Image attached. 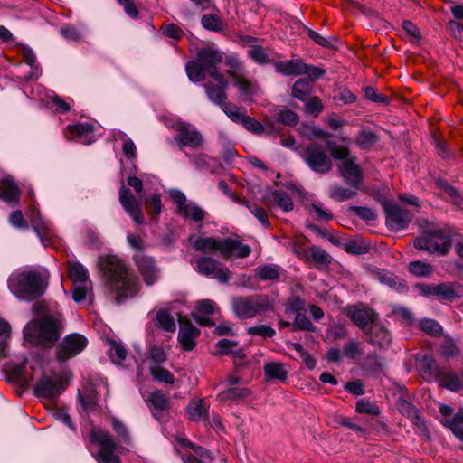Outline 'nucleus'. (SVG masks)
<instances>
[{"mask_svg": "<svg viewBox=\"0 0 463 463\" xmlns=\"http://www.w3.org/2000/svg\"><path fill=\"white\" fill-rule=\"evenodd\" d=\"M178 213L184 219L192 220L194 222L203 221L206 215V212L194 202H188Z\"/></svg>", "mask_w": 463, "mask_h": 463, "instance_id": "36", "label": "nucleus"}, {"mask_svg": "<svg viewBox=\"0 0 463 463\" xmlns=\"http://www.w3.org/2000/svg\"><path fill=\"white\" fill-rule=\"evenodd\" d=\"M304 68L305 63L300 60H288L275 64V71L285 76L301 75Z\"/></svg>", "mask_w": 463, "mask_h": 463, "instance_id": "33", "label": "nucleus"}, {"mask_svg": "<svg viewBox=\"0 0 463 463\" xmlns=\"http://www.w3.org/2000/svg\"><path fill=\"white\" fill-rule=\"evenodd\" d=\"M341 176L354 189H359L363 184V173L361 167L353 160H345L339 166Z\"/></svg>", "mask_w": 463, "mask_h": 463, "instance_id": "23", "label": "nucleus"}, {"mask_svg": "<svg viewBox=\"0 0 463 463\" xmlns=\"http://www.w3.org/2000/svg\"><path fill=\"white\" fill-rule=\"evenodd\" d=\"M437 382L439 385L451 392H459L463 388V381L450 367L444 366Z\"/></svg>", "mask_w": 463, "mask_h": 463, "instance_id": "28", "label": "nucleus"}, {"mask_svg": "<svg viewBox=\"0 0 463 463\" xmlns=\"http://www.w3.org/2000/svg\"><path fill=\"white\" fill-rule=\"evenodd\" d=\"M304 102V111L305 113L317 117L323 110L324 106L320 98L314 96L308 97Z\"/></svg>", "mask_w": 463, "mask_h": 463, "instance_id": "58", "label": "nucleus"}, {"mask_svg": "<svg viewBox=\"0 0 463 463\" xmlns=\"http://www.w3.org/2000/svg\"><path fill=\"white\" fill-rule=\"evenodd\" d=\"M301 158L315 173L325 175L332 170L333 163L321 145L311 143L303 147Z\"/></svg>", "mask_w": 463, "mask_h": 463, "instance_id": "8", "label": "nucleus"}, {"mask_svg": "<svg viewBox=\"0 0 463 463\" xmlns=\"http://www.w3.org/2000/svg\"><path fill=\"white\" fill-rule=\"evenodd\" d=\"M263 372L267 381L279 380L285 383L288 380V371L283 363L269 362L263 365Z\"/></svg>", "mask_w": 463, "mask_h": 463, "instance_id": "30", "label": "nucleus"}, {"mask_svg": "<svg viewBox=\"0 0 463 463\" xmlns=\"http://www.w3.org/2000/svg\"><path fill=\"white\" fill-rule=\"evenodd\" d=\"M355 410L358 413L377 416L381 413L380 407L368 399L362 398L356 402Z\"/></svg>", "mask_w": 463, "mask_h": 463, "instance_id": "51", "label": "nucleus"}, {"mask_svg": "<svg viewBox=\"0 0 463 463\" xmlns=\"http://www.w3.org/2000/svg\"><path fill=\"white\" fill-rule=\"evenodd\" d=\"M87 345V339L80 334L67 335L59 345L56 356L60 361H65L79 354Z\"/></svg>", "mask_w": 463, "mask_h": 463, "instance_id": "17", "label": "nucleus"}, {"mask_svg": "<svg viewBox=\"0 0 463 463\" xmlns=\"http://www.w3.org/2000/svg\"><path fill=\"white\" fill-rule=\"evenodd\" d=\"M310 259L319 266H328L331 263V256L323 249L317 246H311L308 249Z\"/></svg>", "mask_w": 463, "mask_h": 463, "instance_id": "49", "label": "nucleus"}, {"mask_svg": "<svg viewBox=\"0 0 463 463\" xmlns=\"http://www.w3.org/2000/svg\"><path fill=\"white\" fill-rule=\"evenodd\" d=\"M420 329L430 336H439L442 335V326L434 319L423 318L420 321Z\"/></svg>", "mask_w": 463, "mask_h": 463, "instance_id": "54", "label": "nucleus"}, {"mask_svg": "<svg viewBox=\"0 0 463 463\" xmlns=\"http://www.w3.org/2000/svg\"><path fill=\"white\" fill-rule=\"evenodd\" d=\"M186 414L188 419L193 421H198L207 418V409L204 406L203 401L190 402L186 409Z\"/></svg>", "mask_w": 463, "mask_h": 463, "instance_id": "43", "label": "nucleus"}, {"mask_svg": "<svg viewBox=\"0 0 463 463\" xmlns=\"http://www.w3.org/2000/svg\"><path fill=\"white\" fill-rule=\"evenodd\" d=\"M26 364H27L26 358H24L23 361L20 363H14V362L9 363V365H8L9 370L17 381L24 382V383H27L29 381V379L25 373Z\"/></svg>", "mask_w": 463, "mask_h": 463, "instance_id": "60", "label": "nucleus"}, {"mask_svg": "<svg viewBox=\"0 0 463 463\" xmlns=\"http://www.w3.org/2000/svg\"><path fill=\"white\" fill-rule=\"evenodd\" d=\"M31 223L42 241H43V237H48L51 234L52 223L44 221L39 213H32Z\"/></svg>", "mask_w": 463, "mask_h": 463, "instance_id": "38", "label": "nucleus"}, {"mask_svg": "<svg viewBox=\"0 0 463 463\" xmlns=\"http://www.w3.org/2000/svg\"><path fill=\"white\" fill-rule=\"evenodd\" d=\"M193 248L196 251L204 254L221 252L222 240H217L213 237H198L192 243Z\"/></svg>", "mask_w": 463, "mask_h": 463, "instance_id": "31", "label": "nucleus"}, {"mask_svg": "<svg viewBox=\"0 0 463 463\" xmlns=\"http://www.w3.org/2000/svg\"><path fill=\"white\" fill-rule=\"evenodd\" d=\"M383 208L386 226L392 231L398 232L407 228L412 220V214L396 203L387 202Z\"/></svg>", "mask_w": 463, "mask_h": 463, "instance_id": "11", "label": "nucleus"}, {"mask_svg": "<svg viewBox=\"0 0 463 463\" xmlns=\"http://www.w3.org/2000/svg\"><path fill=\"white\" fill-rule=\"evenodd\" d=\"M218 84L215 85L213 82H207L203 85L208 99L219 106L222 110L228 117L229 110H233V108L237 106L231 102H228L226 90L229 88V82L223 75H215L212 77Z\"/></svg>", "mask_w": 463, "mask_h": 463, "instance_id": "9", "label": "nucleus"}, {"mask_svg": "<svg viewBox=\"0 0 463 463\" xmlns=\"http://www.w3.org/2000/svg\"><path fill=\"white\" fill-rule=\"evenodd\" d=\"M272 202L278 205L284 212H289L293 210V201L289 194L284 190H274L271 193Z\"/></svg>", "mask_w": 463, "mask_h": 463, "instance_id": "45", "label": "nucleus"}, {"mask_svg": "<svg viewBox=\"0 0 463 463\" xmlns=\"http://www.w3.org/2000/svg\"><path fill=\"white\" fill-rule=\"evenodd\" d=\"M367 341L379 348H387L390 346L392 338L389 331L378 322L372 325L365 332Z\"/></svg>", "mask_w": 463, "mask_h": 463, "instance_id": "24", "label": "nucleus"}, {"mask_svg": "<svg viewBox=\"0 0 463 463\" xmlns=\"http://www.w3.org/2000/svg\"><path fill=\"white\" fill-rule=\"evenodd\" d=\"M48 276L35 269L12 273L8 279L10 291L19 299L33 301L44 294Z\"/></svg>", "mask_w": 463, "mask_h": 463, "instance_id": "2", "label": "nucleus"}, {"mask_svg": "<svg viewBox=\"0 0 463 463\" xmlns=\"http://www.w3.org/2000/svg\"><path fill=\"white\" fill-rule=\"evenodd\" d=\"M10 325L3 319H0V358L5 357L8 352L7 340L10 337Z\"/></svg>", "mask_w": 463, "mask_h": 463, "instance_id": "57", "label": "nucleus"}, {"mask_svg": "<svg viewBox=\"0 0 463 463\" xmlns=\"http://www.w3.org/2000/svg\"><path fill=\"white\" fill-rule=\"evenodd\" d=\"M346 315L351 321L361 330L366 332L372 325L378 322V314L364 304L348 306Z\"/></svg>", "mask_w": 463, "mask_h": 463, "instance_id": "12", "label": "nucleus"}, {"mask_svg": "<svg viewBox=\"0 0 463 463\" xmlns=\"http://www.w3.org/2000/svg\"><path fill=\"white\" fill-rule=\"evenodd\" d=\"M238 342L230 339H221L216 344L217 353L222 355H232L241 358L244 355L242 348H237Z\"/></svg>", "mask_w": 463, "mask_h": 463, "instance_id": "35", "label": "nucleus"}, {"mask_svg": "<svg viewBox=\"0 0 463 463\" xmlns=\"http://www.w3.org/2000/svg\"><path fill=\"white\" fill-rule=\"evenodd\" d=\"M440 354L445 358H454L459 354V348L452 338L446 337L440 345Z\"/></svg>", "mask_w": 463, "mask_h": 463, "instance_id": "61", "label": "nucleus"}, {"mask_svg": "<svg viewBox=\"0 0 463 463\" xmlns=\"http://www.w3.org/2000/svg\"><path fill=\"white\" fill-rule=\"evenodd\" d=\"M379 141V136L369 128H363L357 134L354 143L362 150H370Z\"/></svg>", "mask_w": 463, "mask_h": 463, "instance_id": "34", "label": "nucleus"}, {"mask_svg": "<svg viewBox=\"0 0 463 463\" xmlns=\"http://www.w3.org/2000/svg\"><path fill=\"white\" fill-rule=\"evenodd\" d=\"M65 390L62 381L57 375L43 374L33 387V394L38 398L52 399Z\"/></svg>", "mask_w": 463, "mask_h": 463, "instance_id": "15", "label": "nucleus"}, {"mask_svg": "<svg viewBox=\"0 0 463 463\" xmlns=\"http://www.w3.org/2000/svg\"><path fill=\"white\" fill-rule=\"evenodd\" d=\"M222 60V52L213 45L200 48L196 52L195 59L186 63V74L193 82L203 81L206 74L210 77L222 75L217 67Z\"/></svg>", "mask_w": 463, "mask_h": 463, "instance_id": "4", "label": "nucleus"}, {"mask_svg": "<svg viewBox=\"0 0 463 463\" xmlns=\"http://www.w3.org/2000/svg\"><path fill=\"white\" fill-rule=\"evenodd\" d=\"M344 250L351 254L363 255L366 254L370 247L364 241H357L354 240H349L343 244Z\"/></svg>", "mask_w": 463, "mask_h": 463, "instance_id": "59", "label": "nucleus"}, {"mask_svg": "<svg viewBox=\"0 0 463 463\" xmlns=\"http://www.w3.org/2000/svg\"><path fill=\"white\" fill-rule=\"evenodd\" d=\"M449 428L458 438L463 435V408H460L453 418L448 422Z\"/></svg>", "mask_w": 463, "mask_h": 463, "instance_id": "64", "label": "nucleus"}, {"mask_svg": "<svg viewBox=\"0 0 463 463\" xmlns=\"http://www.w3.org/2000/svg\"><path fill=\"white\" fill-rule=\"evenodd\" d=\"M414 247L430 254L446 255L451 248V235L441 229L428 230L413 241Z\"/></svg>", "mask_w": 463, "mask_h": 463, "instance_id": "7", "label": "nucleus"}, {"mask_svg": "<svg viewBox=\"0 0 463 463\" xmlns=\"http://www.w3.org/2000/svg\"><path fill=\"white\" fill-rule=\"evenodd\" d=\"M112 430L116 433L119 441L128 446H132L131 435L123 421L117 417L111 418Z\"/></svg>", "mask_w": 463, "mask_h": 463, "instance_id": "44", "label": "nucleus"}, {"mask_svg": "<svg viewBox=\"0 0 463 463\" xmlns=\"http://www.w3.org/2000/svg\"><path fill=\"white\" fill-rule=\"evenodd\" d=\"M255 276L262 280H278L280 278L279 267L275 264H265L255 269Z\"/></svg>", "mask_w": 463, "mask_h": 463, "instance_id": "39", "label": "nucleus"}, {"mask_svg": "<svg viewBox=\"0 0 463 463\" xmlns=\"http://www.w3.org/2000/svg\"><path fill=\"white\" fill-rule=\"evenodd\" d=\"M306 309V301L299 296H291L285 305V313L288 315L301 313Z\"/></svg>", "mask_w": 463, "mask_h": 463, "instance_id": "55", "label": "nucleus"}, {"mask_svg": "<svg viewBox=\"0 0 463 463\" xmlns=\"http://www.w3.org/2000/svg\"><path fill=\"white\" fill-rule=\"evenodd\" d=\"M384 363L376 355L368 356L362 365L363 371L368 375L377 378L383 373Z\"/></svg>", "mask_w": 463, "mask_h": 463, "instance_id": "37", "label": "nucleus"}, {"mask_svg": "<svg viewBox=\"0 0 463 463\" xmlns=\"http://www.w3.org/2000/svg\"><path fill=\"white\" fill-rule=\"evenodd\" d=\"M70 278L76 283H87L88 270L80 262H74L69 269Z\"/></svg>", "mask_w": 463, "mask_h": 463, "instance_id": "53", "label": "nucleus"}, {"mask_svg": "<svg viewBox=\"0 0 463 463\" xmlns=\"http://www.w3.org/2000/svg\"><path fill=\"white\" fill-rule=\"evenodd\" d=\"M311 90L310 80L307 78H300L292 86L291 95L300 101H306Z\"/></svg>", "mask_w": 463, "mask_h": 463, "instance_id": "40", "label": "nucleus"}, {"mask_svg": "<svg viewBox=\"0 0 463 463\" xmlns=\"http://www.w3.org/2000/svg\"><path fill=\"white\" fill-rule=\"evenodd\" d=\"M373 273L382 284L388 286L397 292L403 293L408 291L406 282L402 279L395 276L392 272L383 269H376Z\"/></svg>", "mask_w": 463, "mask_h": 463, "instance_id": "27", "label": "nucleus"}, {"mask_svg": "<svg viewBox=\"0 0 463 463\" xmlns=\"http://www.w3.org/2000/svg\"><path fill=\"white\" fill-rule=\"evenodd\" d=\"M200 331L190 321L181 322L178 341L184 351H192L195 345V339L199 336Z\"/></svg>", "mask_w": 463, "mask_h": 463, "instance_id": "25", "label": "nucleus"}, {"mask_svg": "<svg viewBox=\"0 0 463 463\" xmlns=\"http://www.w3.org/2000/svg\"><path fill=\"white\" fill-rule=\"evenodd\" d=\"M105 285L118 304L133 298L139 290L137 277L120 258L109 255L99 261Z\"/></svg>", "mask_w": 463, "mask_h": 463, "instance_id": "1", "label": "nucleus"}, {"mask_svg": "<svg viewBox=\"0 0 463 463\" xmlns=\"http://www.w3.org/2000/svg\"><path fill=\"white\" fill-rule=\"evenodd\" d=\"M251 252L249 245L243 244L240 240L228 237L222 240L221 255L223 259H230L232 256L236 258H246Z\"/></svg>", "mask_w": 463, "mask_h": 463, "instance_id": "22", "label": "nucleus"}, {"mask_svg": "<svg viewBox=\"0 0 463 463\" xmlns=\"http://www.w3.org/2000/svg\"><path fill=\"white\" fill-rule=\"evenodd\" d=\"M444 366L439 365L431 356H424L420 362V373L428 381H436Z\"/></svg>", "mask_w": 463, "mask_h": 463, "instance_id": "32", "label": "nucleus"}, {"mask_svg": "<svg viewBox=\"0 0 463 463\" xmlns=\"http://www.w3.org/2000/svg\"><path fill=\"white\" fill-rule=\"evenodd\" d=\"M90 443L99 447V451L94 455L99 463H121L120 458L115 454L117 450L124 452L123 448H118L114 437L100 428L92 429L89 432Z\"/></svg>", "mask_w": 463, "mask_h": 463, "instance_id": "6", "label": "nucleus"}, {"mask_svg": "<svg viewBox=\"0 0 463 463\" xmlns=\"http://www.w3.org/2000/svg\"><path fill=\"white\" fill-rule=\"evenodd\" d=\"M396 407L398 411L408 418L419 430L424 432L428 430L421 411L411 402L404 398H399L396 402Z\"/></svg>", "mask_w": 463, "mask_h": 463, "instance_id": "21", "label": "nucleus"}, {"mask_svg": "<svg viewBox=\"0 0 463 463\" xmlns=\"http://www.w3.org/2000/svg\"><path fill=\"white\" fill-rule=\"evenodd\" d=\"M67 131H69L74 137L87 139L93 133L94 128L90 123L80 122L73 125H69L67 127Z\"/></svg>", "mask_w": 463, "mask_h": 463, "instance_id": "47", "label": "nucleus"}, {"mask_svg": "<svg viewBox=\"0 0 463 463\" xmlns=\"http://www.w3.org/2000/svg\"><path fill=\"white\" fill-rule=\"evenodd\" d=\"M292 331H307L315 332L316 326L312 324L311 320L303 312L295 315L294 321L292 323Z\"/></svg>", "mask_w": 463, "mask_h": 463, "instance_id": "48", "label": "nucleus"}, {"mask_svg": "<svg viewBox=\"0 0 463 463\" xmlns=\"http://www.w3.org/2000/svg\"><path fill=\"white\" fill-rule=\"evenodd\" d=\"M463 297V285L458 282H442L438 284L437 298L440 301L453 302Z\"/></svg>", "mask_w": 463, "mask_h": 463, "instance_id": "26", "label": "nucleus"}, {"mask_svg": "<svg viewBox=\"0 0 463 463\" xmlns=\"http://www.w3.org/2000/svg\"><path fill=\"white\" fill-rule=\"evenodd\" d=\"M251 394L250 389L246 387H231L225 391H222L219 393L218 397L222 402L227 401H237L242 400L249 397Z\"/></svg>", "mask_w": 463, "mask_h": 463, "instance_id": "41", "label": "nucleus"}, {"mask_svg": "<svg viewBox=\"0 0 463 463\" xmlns=\"http://www.w3.org/2000/svg\"><path fill=\"white\" fill-rule=\"evenodd\" d=\"M276 119L281 124L294 127L298 123L299 118L296 112L285 109L277 112Z\"/></svg>", "mask_w": 463, "mask_h": 463, "instance_id": "62", "label": "nucleus"}, {"mask_svg": "<svg viewBox=\"0 0 463 463\" xmlns=\"http://www.w3.org/2000/svg\"><path fill=\"white\" fill-rule=\"evenodd\" d=\"M409 271L418 277H427L432 273V267L420 260H414L409 263Z\"/></svg>", "mask_w": 463, "mask_h": 463, "instance_id": "63", "label": "nucleus"}, {"mask_svg": "<svg viewBox=\"0 0 463 463\" xmlns=\"http://www.w3.org/2000/svg\"><path fill=\"white\" fill-rule=\"evenodd\" d=\"M176 135L174 141L182 150L184 147L192 149L200 148L203 144L202 134L191 124L180 122L175 126Z\"/></svg>", "mask_w": 463, "mask_h": 463, "instance_id": "10", "label": "nucleus"}, {"mask_svg": "<svg viewBox=\"0 0 463 463\" xmlns=\"http://www.w3.org/2000/svg\"><path fill=\"white\" fill-rule=\"evenodd\" d=\"M109 355L114 364H120L127 357V349L118 342L111 340Z\"/></svg>", "mask_w": 463, "mask_h": 463, "instance_id": "50", "label": "nucleus"}, {"mask_svg": "<svg viewBox=\"0 0 463 463\" xmlns=\"http://www.w3.org/2000/svg\"><path fill=\"white\" fill-rule=\"evenodd\" d=\"M119 202L123 209L128 213L137 224L144 222V216L140 203L134 196L130 189L121 185L119 191Z\"/></svg>", "mask_w": 463, "mask_h": 463, "instance_id": "19", "label": "nucleus"}, {"mask_svg": "<svg viewBox=\"0 0 463 463\" xmlns=\"http://www.w3.org/2000/svg\"><path fill=\"white\" fill-rule=\"evenodd\" d=\"M227 74L232 80L234 85L237 86L241 100L246 103H252L254 98L260 92L257 81L246 79L244 72L227 71Z\"/></svg>", "mask_w": 463, "mask_h": 463, "instance_id": "16", "label": "nucleus"}, {"mask_svg": "<svg viewBox=\"0 0 463 463\" xmlns=\"http://www.w3.org/2000/svg\"><path fill=\"white\" fill-rule=\"evenodd\" d=\"M196 270L206 277L217 279L221 283H227L231 279L228 268L222 266L218 260L211 257H201L196 260Z\"/></svg>", "mask_w": 463, "mask_h": 463, "instance_id": "14", "label": "nucleus"}, {"mask_svg": "<svg viewBox=\"0 0 463 463\" xmlns=\"http://www.w3.org/2000/svg\"><path fill=\"white\" fill-rule=\"evenodd\" d=\"M358 189L346 188L338 184H334L330 187L329 196L336 202H344L354 198L357 194Z\"/></svg>", "mask_w": 463, "mask_h": 463, "instance_id": "42", "label": "nucleus"}, {"mask_svg": "<svg viewBox=\"0 0 463 463\" xmlns=\"http://www.w3.org/2000/svg\"><path fill=\"white\" fill-rule=\"evenodd\" d=\"M61 319L53 315H47L40 320L29 322L24 328L26 341L43 348L53 346L62 333Z\"/></svg>", "mask_w": 463, "mask_h": 463, "instance_id": "3", "label": "nucleus"}, {"mask_svg": "<svg viewBox=\"0 0 463 463\" xmlns=\"http://www.w3.org/2000/svg\"><path fill=\"white\" fill-rule=\"evenodd\" d=\"M133 260L146 286H152L158 281L160 269L153 257L139 252L134 254Z\"/></svg>", "mask_w": 463, "mask_h": 463, "instance_id": "13", "label": "nucleus"}, {"mask_svg": "<svg viewBox=\"0 0 463 463\" xmlns=\"http://www.w3.org/2000/svg\"><path fill=\"white\" fill-rule=\"evenodd\" d=\"M307 36L317 44H318L322 47H325V48L332 49V50L336 49L337 46L333 42L338 43L337 38H335V37L326 38V37L322 36L321 34H319L317 32H316L312 29H309V28H307Z\"/></svg>", "mask_w": 463, "mask_h": 463, "instance_id": "52", "label": "nucleus"}, {"mask_svg": "<svg viewBox=\"0 0 463 463\" xmlns=\"http://www.w3.org/2000/svg\"><path fill=\"white\" fill-rule=\"evenodd\" d=\"M203 27L208 31L221 32L223 29V23L217 14H204L201 19Z\"/></svg>", "mask_w": 463, "mask_h": 463, "instance_id": "56", "label": "nucleus"}, {"mask_svg": "<svg viewBox=\"0 0 463 463\" xmlns=\"http://www.w3.org/2000/svg\"><path fill=\"white\" fill-rule=\"evenodd\" d=\"M228 118L234 123L241 124L245 129L255 134L260 135L264 132V126L252 117L246 114V109L242 107L233 108L229 110Z\"/></svg>", "mask_w": 463, "mask_h": 463, "instance_id": "20", "label": "nucleus"}, {"mask_svg": "<svg viewBox=\"0 0 463 463\" xmlns=\"http://www.w3.org/2000/svg\"><path fill=\"white\" fill-rule=\"evenodd\" d=\"M20 198V189L17 184L9 178L0 181V199L10 204H17Z\"/></svg>", "mask_w": 463, "mask_h": 463, "instance_id": "29", "label": "nucleus"}, {"mask_svg": "<svg viewBox=\"0 0 463 463\" xmlns=\"http://www.w3.org/2000/svg\"><path fill=\"white\" fill-rule=\"evenodd\" d=\"M146 404L151 411L152 416L156 420H166L170 410V401L165 395L162 390L153 391L148 396Z\"/></svg>", "mask_w": 463, "mask_h": 463, "instance_id": "18", "label": "nucleus"}, {"mask_svg": "<svg viewBox=\"0 0 463 463\" xmlns=\"http://www.w3.org/2000/svg\"><path fill=\"white\" fill-rule=\"evenodd\" d=\"M232 308L238 318L251 319L260 314L272 311L274 303L263 294L238 296L232 299Z\"/></svg>", "mask_w": 463, "mask_h": 463, "instance_id": "5", "label": "nucleus"}, {"mask_svg": "<svg viewBox=\"0 0 463 463\" xmlns=\"http://www.w3.org/2000/svg\"><path fill=\"white\" fill-rule=\"evenodd\" d=\"M155 325L167 332H175L176 326L173 317L166 310L157 311Z\"/></svg>", "mask_w": 463, "mask_h": 463, "instance_id": "46", "label": "nucleus"}]
</instances>
